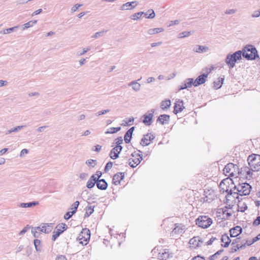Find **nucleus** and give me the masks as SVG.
<instances>
[{
    "mask_svg": "<svg viewBox=\"0 0 260 260\" xmlns=\"http://www.w3.org/2000/svg\"><path fill=\"white\" fill-rule=\"evenodd\" d=\"M241 59L242 51L238 50L233 54H228L225 59V62L229 69H233L235 67L237 61Z\"/></svg>",
    "mask_w": 260,
    "mask_h": 260,
    "instance_id": "nucleus-1",
    "label": "nucleus"
},
{
    "mask_svg": "<svg viewBox=\"0 0 260 260\" xmlns=\"http://www.w3.org/2000/svg\"><path fill=\"white\" fill-rule=\"evenodd\" d=\"M242 55L247 60H254L258 57L256 48L251 45H246L242 50Z\"/></svg>",
    "mask_w": 260,
    "mask_h": 260,
    "instance_id": "nucleus-2",
    "label": "nucleus"
},
{
    "mask_svg": "<svg viewBox=\"0 0 260 260\" xmlns=\"http://www.w3.org/2000/svg\"><path fill=\"white\" fill-rule=\"evenodd\" d=\"M247 161L252 171H258L260 170V155L251 154L248 156Z\"/></svg>",
    "mask_w": 260,
    "mask_h": 260,
    "instance_id": "nucleus-3",
    "label": "nucleus"
},
{
    "mask_svg": "<svg viewBox=\"0 0 260 260\" xmlns=\"http://www.w3.org/2000/svg\"><path fill=\"white\" fill-rule=\"evenodd\" d=\"M251 186L249 184L247 183H243L239 184L237 185H234V189L239 192L240 196H246L250 193Z\"/></svg>",
    "mask_w": 260,
    "mask_h": 260,
    "instance_id": "nucleus-4",
    "label": "nucleus"
},
{
    "mask_svg": "<svg viewBox=\"0 0 260 260\" xmlns=\"http://www.w3.org/2000/svg\"><path fill=\"white\" fill-rule=\"evenodd\" d=\"M196 222L199 227L206 229L212 224V220L207 216H200L196 220Z\"/></svg>",
    "mask_w": 260,
    "mask_h": 260,
    "instance_id": "nucleus-5",
    "label": "nucleus"
},
{
    "mask_svg": "<svg viewBox=\"0 0 260 260\" xmlns=\"http://www.w3.org/2000/svg\"><path fill=\"white\" fill-rule=\"evenodd\" d=\"M223 171L225 176H234L235 174L238 172V167L233 163H229L225 166Z\"/></svg>",
    "mask_w": 260,
    "mask_h": 260,
    "instance_id": "nucleus-6",
    "label": "nucleus"
},
{
    "mask_svg": "<svg viewBox=\"0 0 260 260\" xmlns=\"http://www.w3.org/2000/svg\"><path fill=\"white\" fill-rule=\"evenodd\" d=\"M90 237V232L89 230L87 229H82L81 233L78 237V240L79 243L83 245H86L88 241L89 240Z\"/></svg>",
    "mask_w": 260,
    "mask_h": 260,
    "instance_id": "nucleus-7",
    "label": "nucleus"
},
{
    "mask_svg": "<svg viewBox=\"0 0 260 260\" xmlns=\"http://www.w3.org/2000/svg\"><path fill=\"white\" fill-rule=\"evenodd\" d=\"M132 157L128 160L129 165L132 168H135L142 160L143 157L141 154L135 152L132 154Z\"/></svg>",
    "mask_w": 260,
    "mask_h": 260,
    "instance_id": "nucleus-8",
    "label": "nucleus"
},
{
    "mask_svg": "<svg viewBox=\"0 0 260 260\" xmlns=\"http://www.w3.org/2000/svg\"><path fill=\"white\" fill-rule=\"evenodd\" d=\"M154 138L155 136L151 133L145 135L141 140L140 144L142 146H148Z\"/></svg>",
    "mask_w": 260,
    "mask_h": 260,
    "instance_id": "nucleus-9",
    "label": "nucleus"
},
{
    "mask_svg": "<svg viewBox=\"0 0 260 260\" xmlns=\"http://www.w3.org/2000/svg\"><path fill=\"white\" fill-rule=\"evenodd\" d=\"M225 191L228 193L226 196V200H230L231 199L230 198L233 197L234 199H238L239 202H240L239 192L236 191V189H234V186L231 187L230 189H226Z\"/></svg>",
    "mask_w": 260,
    "mask_h": 260,
    "instance_id": "nucleus-10",
    "label": "nucleus"
},
{
    "mask_svg": "<svg viewBox=\"0 0 260 260\" xmlns=\"http://www.w3.org/2000/svg\"><path fill=\"white\" fill-rule=\"evenodd\" d=\"M138 5L137 1H133L127 2L122 5L120 10H129L134 9Z\"/></svg>",
    "mask_w": 260,
    "mask_h": 260,
    "instance_id": "nucleus-11",
    "label": "nucleus"
},
{
    "mask_svg": "<svg viewBox=\"0 0 260 260\" xmlns=\"http://www.w3.org/2000/svg\"><path fill=\"white\" fill-rule=\"evenodd\" d=\"M207 77L208 74H203L201 75L198 76L194 81V86L196 87L204 83L206 81V78Z\"/></svg>",
    "mask_w": 260,
    "mask_h": 260,
    "instance_id": "nucleus-12",
    "label": "nucleus"
},
{
    "mask_svg": "<svg viewBox=\"0 0 260 260\" xmlns=\"http://www.w3.org/2000/svg\"><path fill=\"white\" fill-rule=\"evenodd\" d=\"M151 113L148 114H146L144 115V119L143 120V122L146 125H150L151 123V120L153 117V113L154 112V110L152 109L151 110Z\"/></svg>",
    "mask_w": 260,
    "mask_h": 260,
    "instance_id": "nucleus-13",
    "label": "nucleus"
},
{
    "mask_svg": "<svg viewBox=\"0 0 260 260\" xmlns=\"http://www.w3.org/2000/svg\"><path fill=\"white\" fill-rule=\"evenodd\" d=\"M184 109L183 106V101L178 100L174 106V114H177L178 113L181 112Z\"/></svg>",
    "mask_w": 260,
    "mask_h": 260,
    "instance_id": "nucleus-14",
    "label": "nucleus"
},
{
    "mask_svg": "<svg viewBox=\"0 0 260 260\" xmlns=\"http://www.w3.org/2000/svg\"><path fill=\"white\" fill-rule=\"evenodd\" d=\"M170 116L167 114L160 115L157 119V122L162 125L168 124L170 121Z\"/></svg>",
    "mask_w": 260,
    "mask_h": 260,
    "instance_id": "nucleus-15",
    "label": "nucleus"
},
{
    "mask_svg": "<svg viewBox=\"0 0 260 260\" xmlns=\"http://www.w3.org/2000/svg\"><path fill=\"white\" fill-rule=\"evenodd\" d=\"M210 49L208 47L203 45H197L193 49V51L198 53H204L208 52Z\"/></svg>",
    "mask_w": 260,
    "mask_h": 260,
    "instance_id": "nucleus-16",
    "label": "nucleus"
},
{
    "mask_svg": "<svg viewBox=\"0 0 260 260\" xmlns=\"http://www.w3.org/2000/svg\"><path fill=\"white\" fill-rule=\"evenodd\" d=\"M97 180L98 178L95 176V175H92L86 183V187L88 189L93 188L95 184H96Z\"/></svg>",
    "mask_w": 260,
    "mask_h": 260,
    "instance_id": "nucleus-17",
    "label": "nucleus"
},
{
    "mask_svg": "<svg viewBox=\"0 0 260 260\" xmlns=\"http://www.w3.org/2000/svg\"><path fill=\"white\" fill-rule=\"evenodd\" d=\"M242 232V229L240 226H237L230 230V236L236 237L239 236Z\"/></svg>",
    "mask_w": 260,
    "mask_h": 260,
    "instance_id": "nucleus-18",
    "label": "nucleus"
},
{
    "mask_svg": "<svg viewBox=\"0 0 260 260\" xmlns=\"http://www.w3.org/2000/svg\"><path fill=\"white\" fill-rule=\"evenodd\" d=\"M97 187L101 190H105L108 187V183L104 179H99L96 182Z\"/></svg>",
    "mask_w": 260,
    "mask_h": 260,
    "instance_id": "nucleus-19",
    "label": "nucleus"
},
{
    "mask_svg": "<svg viewBox=\"0 0 260 260\" xmlns=\"http://www.w3.org/2000/svg\"><path fill=\"white\" fill-rule=\"evenodd\" d=\"M141 79V78L140 79H139L138 80H135L129 82L128 84V86L129 87H132V89L136 92L139 91L141 85L140 83L138 82V81H140Z\"/></svg>",
    "mask_w": 260,
    "mask_h": 260,
    "instance_id": "nucleus-20",
    "label": "nucleus"
},
{
    "mask_svg": "<svg viewBox=\"0 0 260 260\" xmlns=\"http://www.w3.org/2000/svg\"><path fill=\"white\" fill-rule=\"evenodd\" d=\"M221 242L224 243V244H221L222 247H228L229 246L231 240L227 234H224L221 237Z\"/></svg>",
    "mask_w": 260,
    "mask_h": 260,
    "instance_id": "nucleus-21",
    "label": "nucleus"
},
{
    "mask_svg": "<svg viewBox=\"0 0 260 260\" xmlns=\"http://www.w3.org/2000/svg\"><path fill=\"white\" fill-rule=\"evenodd\" d=\"M124 177V173L119 172L115 174V185L120 184L121 181L123 179Z\"/></svg>",
    "mask_w": 260,
    "mask_h": 260,
    "instance_id": "nucleus-22",
    "label": "nucleus"
},
{
    "mask_svg": "<svg viewBox=\"0 0 260 260\" xmlns=\"http://www.w3.org/2000/svg\"><path fill=\"white\" fill-rule=\"evenodd\" d=\"M202 242V240L199 237H194L189 240V243L194 245L196 247L199 246L200 244Z\"/></svg>",
    "mask_w": 260,
    "mask_h": 260,
    "instance_id": "nucleus-23",
    "label": "nucleus"
},
{
    "mask_svg": "<svg viewBox=\"0 0 260 260\" xmlns=\"http://www.w3.org/2000/svg\"><path fill=\"white\" fill-rule=\"evenodd\" d=\"M39 204L38 202L33 201L28 203H22L20 204L19 206L21 208H30L35 206Z\"/></svg>",
    "mask_w": 260,
    "mask_h": 260,
    "instance_id": "nucleus-24",
    "label": "nucleus"
},
{
    "mask_svg": "<svg viewBox=\"0 0 260 260\" xmlns=\"http://www.w3.org/2000/svg\"><path fill=\"white\" fill-rule=\"evenodd\" d=\"M56 231H54L53 232V235L52 237V240L53 241H55L56 239L60 236L61 234H62L63 232V230H61L59 228H56Z\"/></svg>",
    "mask_w": 260,
    "mask_h": 260,
    "instance_id": "nucleus-25",
    "label": "nucleus"
},
{
    "mask_svg": "<svg viewBox=\"0 0 260 260\" xmlns=\"http://www.w3.org/2000/svg\"><path fill=\"white\" fill-rule=\"evenodd\" d=\"M164 31V29L162 27H158L154 28H150L148 30V34L149 35H154L156 34H158L159 32H162Z\"/></svg>",
    "mask_w": 260,
    "mask_h": 260,
    "instance_id": "nucleus-26",
    "label": "nucleus"
},
{
    "mask_svg": "<svg viewBox=\"0 0 260 260\" xmlns=\"http://www.w3.org/2000/svg\"><path fill=\"white\" fill-rule=\"evenodd\" d=\"M183 226L181 225H179L178 224H175V227L173 230V232L177 234H180L183 233L184 231V228H183Z\"/></svg>",
    "mask_w": 260,
    "mask_h": 260,
    "instance_id": "nucleus-27",
    "label": "nucleus"
},
{
    "mask_svg": "<svg viewBox=\"0 0 260 260\" xmlns=\"http://www.w3.org/2000/svg\"><path fill=\"white\" fill-rule=\"evenodd\" d=\"M85 164L89 167V169H92L95 167L97 164V161L95 159H89L85 161Z\"/></svg>",
    "mask_w": 260,
    "mask_h": 260,
    "instance_id": "nucleus-28",
    "label": "nucleus"
},
{
    "mask_svg": "<svg viewBox=\"0 0 260 260\" xmlns=\"http://www.w3.org/2000/svg\"><path fill=\"white\" fill-rule=\"evenodd\" d=\"M18 27H19V26H14L12 27L5 29L2 31H0V34H4V35L10 34L14 31H15Z\"/></svg>",
    "mask_w": 260,
    "mask_h": 260,
    "instance_id": "nucleus-29",
    "label": "nucleus"
},
{
    "mask_svg": "<svg viewBox=\"0 0 260 260\" xmlns=\"http://www.w3.org/2000/svg\"><path fill=\"white\" fill-rule=\"evenodd\" d=\"M146 18L152 19L155 17V14L154 11L152 9L148 10L147 12L144 14Z\"/></svg>",
    "mask_w": 260,
    "mask_h": 260,
    "instance_id": "nucleus-30",
    "label": "nucleus"
},
{
    "mask_svg": "<svg viewBox=\"0 0 260 260\" xmlns=\"http://www.w3.org/2000/svg\"><path fill=\"white\" fill-rule=\"evenodd\" d=\"M94 211V207L88 206L86 208V212L84 214V218L89 217Z\"/></svg>",
    "mask_w": 260,
    "mask_h": 260,
    "instance_id": "nucleus-31",
    "label": "nucleus"
},
{
    "mask_svg": "<svg viewBox=\"0 0 260 260\" xmlns=\"http://www.w3.org/2000/svg\"><path fill=\"white\" fill-rule=\"evenodd\" d=\"M171 106V101L169 100L162 101L160 107L162 110H165L169 108Z\"/></svg>",
    "mask_w": 260,
    "mask_h": 260,
    "instance_id": "nucleus-32",
    "label": "nucleus"
},
{
    "mask_svg": "<svg viewBox=\"0 0 260 260\" xmlns=\"http://www.w3.org/2000/svg\"><path fill=\"white\" fill-rule=\"evenodd\" d=\"M223 81H224V78H219L218 80L217 81H214V87L215 89L220 88L223 84Z\"/></svg>",
    "mask_w": 260,
    "mask_h": 260,
    "instance_id": "nucleus-33",
    "label": "nucleus"
},
{
    "mask_svg": "<svg viewBox=\"0 0 260 260\" xmlns=\"http://www.w3.org/2000/svg\"><path fill=\"white\" fill-rule=\"evenodd\" d=\"M144 14V12H143L136 13L131 16V18L134 20H137L140 19Z\"/></svg>",
    "mask_w": 260,
    "mask_h": 260,
    "instance_id": "nucleus-34",
    "label": "nucleus"
},
{
    "mask_svg": "<svg viewBox=\"0 0 260 260\" xmlns=\"http://www.w3.org/2000/svg\"><path fill=\"white\" fill-rule=\"evenodd\" d=\"M41 241L39 239H35L34 241V244L36 248V250L37 251H41Z\"/></svg>",
    "mask_w": 260,
    "mask_h": 260,
    "instance_id": "nucleus-35",
    "label": "nucleus"
},
{
    "mask_svg": "<svg viewBox=\"0 0 260 260\" xmlns=\"http://www.w3.org/2000/svg\"><path fill=\"white\" fill-rule=\"evenodd\" d=\"M37 229H40V226L32 227L31 229V233L35 238H38L40 235V233Z\"/></svg>",
    "mask_w": 260,
    "mask_h": 260,
    "instance_id": "nucleus-36",
    "label": "nucleus"
},
{
    "mask_svg": "<svg viewBox=\"0 0 260 260\" xmlns=\"http://www.w3.org/2000/svg\"><path fill=\"white\" fill-rule=\"evenodd\" d=\"M132 137V135L129 133L128 132H126L124 136V139L125 143L128 144L130 142L131 140Z\"/></svg>",
    "mask_w": 260,
    "mask_h": 260,
    "instance_id": "nucleus-37",
    "label": "nucleus"
},
{
    "mask_svg": "<svg viewBox=\"0 0 260 260\" xmlns=\"http://www.w3.org/2000/svg\"><path fill=\"white\" fill-rule=\"evenodd\" d=\"M51 223H44V233H49L52 230Z\"/></svg>",
    "mask_w": 260,
    "mask_h": 260,
    "instance_id": "nucleus-38",
    "label": "nucleus"
},
{
    "mask_svg": "<svg viewBox=\"0 0 260 260\" xmlns=\"http://www.w3.org/2000/svg\"><path fill=\"white\" fill-rule=\"evenodd\" d=\"M184 82L187 88L191 87L192 85L194 86V80L192 78H187L184 81Z\"/></svg>",
    "mask_w": 260,
    "mask_h": 260,
    "instance_id": "nucleus-39",
    "label": "nucleus"
},
{
    "mask_svg": "<svg viewBox=\"0 0 260 260\" xmlns=\"http://www.w3.org/2000/svg\"><path fill=\"white\" fill-rule=\"evenodd\" d=\"M107 31V30H102V31H99V32H97L96 33H95L93 36H92L91 38H98L99 37H102L104 34Z\"/></svg>",
    "mask_w": 260,
    "mask_h": 260,
    "instance_id": "nucleus-40",
    "label": "nucleus"
},
{
    "mask_svg": "<svg viewBox=\"0 0 260 260\" xmlns=\"http://www.w3.org/2000/svg\"><path fill=\"white\" fill-rule=\"evenodd\" d=\"M24 126V125L17 126L15 127H14V128H12L10 130L6 132V134L7 135V134H11L12 132H16L18 131V130H20L21 129H22V128Z\"/></svg>",
    "mask_w": 260,
    "mask_h": 260,
    "instance_id": "nucleus-41",
    "label": "nucleus"
},
{
    "mask_svg": "<svg viewBox=\"0 0 260 260\" xmlns=\"http://www.w3.org/2000/svg\"><path fill=\"white\" fill-rule=\"evenodd\" d=\"M223 251V249H221V250H218L215 253L211 255L209 258V259L210 260H215L217 257V256L219 255V254H220Z\"/></svg>",
    "mask_w": 260,
    "mask_h": 260,
    "instance_id": "nucleus-42",
    "label": "nucleus"
},
{
    "mask_svg": "<svg viewBox=\"0 0 260 260\" xmlns=\"http://www.w3.org/2000/svg\"><path fill=\"white\" fill-rule=\"evenodd\" d=\"M246 244H244L243 245H240V244H237L235 247H233L232 248V252H235L237 251V250L243 249L245 247Z\"/></svg>",
    "mask_w": 260,
    "mask_h": 260,
    "instance_id": "nucleus-43",
    "label": "nucleus"
},
{
    "mask_svg": "<svg viewBox=\"0 0 260 260\" xmlns=\"http://www.w3.org/2000/svg\"><path fill=\"white\" fill-rule=\"evenodd\" d=\"M113 167V162L112 161H109L106 165V166L104 168V172L105 173H107L110 169L112 168Z\"/></svg>",
    "mask_w": 260,
    "mask_h": 260,
    "instance_id": "nucleus-44",
    "label": "nucleus"
},
{
    "mask_svg": "<svg viewBox=\"0 0 260 260\" xmlns=\"http://www.w3.org/2000/svg\"><path fill=\"white\" fill-rule=\"evenodd\" d=\"M191 35V31H183L180 32L178 35L179 38H183L189 37Z\"/></svg>",
    "mask_w": 260,
    "mask_h": 260,
    "instance_id": "nucleus-45",
    "label": "nucleus"
},
{
    "mask_svg": "<svg viewBox=\"0 0 260 260\" xmlns=\"http://www.w3.org/2000/svg\"><path fill=\"white\" fill-rule=\"evenodd\" d=\"M238 211L244 212L247 209V206L246 204L243 203L242 205H238Z\"/></svg>",
    "mask_w": 260,
    "mask_h": 260,
    "instance_id": "nucleus-46",
    "label": "nucleus"
},
{
    "mask_svg": "<svg viewBox=\"0 0 260 260\" xmlns=\"http://www.w3.org/2000/svg\"><path fill=\"white\" fill-rule=\"evenodd\" d=\"M74 214H75V211L67 212L64 215V218L66 220H68Z\"/></svg>",
    "mask_w": 260,
    "mask_h": 260,
    "instance_id": "nucleus-47",
    "label": "nucleus"
},
{
    "mask_svg": "<svg viewBox=\"0 0 260 260\" xmlns=\"http://www.w3.org/2000/svg\"><path fill=\"white\" fill-rule=\"evenodd\" d=\"M79 201H76L74 202L73 205H72V211H75V213H76L77 209L79 206Z\"/></svg>",
    "mask_w": 260,
    "mask_h": 260,
    "instance_id": "nucleus-48",
    "label": "nucleus"
},
{
    "mask_svg": "<svg viewBox=\"0 0 260 260\" xmlns=\"http://www.w3.org/2000/svg\"><path fill=\"white\" fill-rule=\"evenodd\" d=\"M59 228V229H60L61 230H63L64 231H66L67 229V225H66V224L65 223H62L61 224H58L56 226V228Z\"/></svg>",
    "mask_w": 260,
    "mask_h": 260,
    "instance_id": "nucleus-49",
    "label": "nucleus"
},
{
    "mask_svg": "<svg viewBox=\"0 0 260 260\" xmlns=\"http://www.w3.org/2000/svg\"><path fill=\"white\" fill-rule=\"evenodd\" d=\"M31 26H32L31 25V23L30 21H29V22L23 24L22 25V30H24V29H25L26 28H28Z\"/></svg>",
    "mask_w": 260,
    "mask_h": 260,
    "instance_id": "nucleus-50",
    "label": "nucleus"
},
{
    "mask_svg": "<svg viewBox=\"0 0 260 260\" xmlns=\"http://www.w3.org/2000/svg\"><path fill=\"white\" fill-rule=\"evenodd\" d=\"M82 5H81V4H76L72 8H71V12H74L75 11H76L78 8L82 6Z\"/></svg>",
    "mask_w": 260,
    "mask_h": 260,
    "instance_id": "nucleus-51",
    "label": "nucleus"
},
{
    "mask_svg": "<svg viewBox=\"0 0 260 260\" xmlns=\"http://www.w3.org/2000/svg\"><path fill=\"white\" fill-rule=\"evenodd\" d=\"M88 175L87 173H80V175H79V178L82 180H86L87 177H88Z\"/></svg>",
    "mask_w": 260,
    "mask_h": 260,
    "instance_id": "nucleus-52",
    "label": "nucleus"
},
{
    "mask_svg": "<svg viewBox=\"0 0 260 260\" xmlns=\"http://www.w3.org/2000/svg\"><path fill=\"white\" fill-rule=\"evenodd\" d=\"M260 224V216H257L256 218L253 221V225L254 226H257Z\"/></svg>",
    "mask_w": 260,
    "mask_h": 260,
    "instance_id": "nucleus-53",
    "label": "nucleus"
},
{
    "mask_svg": "<svg viewBox=\"0 0 260 260\" xmlns=\"http://www.w3.org/2000/svg\"><path fill=\"white\" fill-rule=\"evenodd\" d=\"M237 10L236 9H229L226 10L225 12V14L228 15H231L235 13Z\"/></svg>",
    "mask_w": 260,
    "mask_h": 260,
    "instance_id": "nucleus-54",
    "label": "nucleus"
},
{
    "mask_svg": "<svg viewBox=\"0 0 260 260\" xmlns=\"http://www.w3.org/2000/svg\"><path fill=\"white\" fill-rule=\"evenodd\" d=\"M29 228V227H28V225H27L26 226H25V228H24L19 233V235H23V234H24L28 230V229Z\"/></svg>",
    "mask_w": 260,
    "mask_h": 260,
    "instance_id": "nucleus-55",
    "label": "nucleus"
},
{
    "mask_svg": "<svg viewBox=\"0 0 260 260\" xmlns=\"http://www.w3.org/2000/svg\"><path fill=\"white\" fill-rule=\"evenodd\" d=\"M134 121V118L133 117L129 118L126 121H125V123L127 125H131L133 124Z\"/></svg>",
    "mask_w": 260,
    "mask_h": 260,
    "instance_id": "nucleus-56",
    "label": "nucleus"
},
{
    "mask_svg": "<svg viewBox=\"0 0 260 260\" xmlns=\"http://www.w3.org/2000/svg\"><path fill=\"white\" fill-rule=\"evenodd\" d=\"M122 149V147L120 145H116V146H115V152L119 153Z\"/></svg>",
    "mask_w": 260,
    "mask_h": 260,
    "instance_id": "nucleus-57",
    "label": "nucleus"
},
{
    "mask_svg": "<svg viewBox=\"0 0 260 260\" xmlns=\"http://www.w3.org/2000/svg\"><path fill=\"white\" fill-rule=\"evenodd\" d=\"M251 16L252 17H258L260 16V10L258 11H255L252 13Z\"/></svg>",
    "mask_w": 260,
    "mask_h": 260,
    "instance_id": "nucleus-58",
    "label": "nucleus"
},
{
    "mask_svg": "<svg viewBox=\"0 0 260 260\" xmlns=\"http://www.w3.org/2000/svg\"><path fill=\"white\" fill-rule=\"evenodd\" d=\"M95 148H93L92 150L94 151L100 152L102 149V146L100 145H96L94 146Z\"/></svg>",
    "mask_w": 260,
    "mask_h": 260,
    "instance_id": "nucleus-59",
    "label": "nucleus"
},
{
    "mask_svg": "<svg viewBox=\"0 0 260 260\" xmlns=\"http://www.w3.org/2000/svg\"><path fill=\"white\" fill-rule=\"evenodd\" d=\"M109 111V110H102V111H100L99 112H98V113H96L95 114V115L96 116H100V115H103V114H104L105 113H107V112H108Z\"/></svg>",
    "mask_w": 260,
    "mask_h": 260,
    "instance_id": "nucleus-60",
    "label": "nucleus"
},
{
    "mask_svg": "<svg viewBox=\"0 0 260 260\" xmlns=\"http://www.w3.org/2000/svg\"><path fill=\"white\" fill-rule=\"evenodd\" d=\"M257 241L256 240H255V238H253V239L251 241V240H247L246 242V245H247L248 246H250L251 245H252V244H253L254 243H255V242H256Z\"/></svg>",
    "mask_w": 260,
    "mask_h": 260,
    "instance_id": "nucleus-61",
    "label": "nucleus"
},
{
    "mask_svg": "<svg viewBox=\"0 0 260 260\" xmlns=\"http://www.w3.org/2000/svg\"><path fill=\"white\" fill-rule=\"evenodd\" d=\"M216 240V238L212 237L210 239L206 242V245H211L213 242Z\"/></svg>",
    "mask_w": 260,
    "mask_h": 260,
    "instance_id": "nucleus-62",
    "label": "nucleus"
},
{
    "mask_svg": "<svg viewBox=\"0 0 260 260\" xmlns=\"http://www.w3.org/2000/svg\"><path fill=\"white\" fill-rule=\"evenodd\" d=\"M191 260H205L204 257L201 256L200 255H197L196 256L193 257Z\"/></svg>",
    "mask_w": 260,
    "mask_h": 260,
    "instance_id": "nucleus-63",
    "label": "nucleus"
},
{
    "mask_svg": "<svg viewBox=\"0 0 260 260\" xmlns=\"http://www.w3.org/2000/svg\"><path fill=\"white\" fill-rule=\"evenodd\" d=\"M56 260H67V259L65 256L61 255L57 256Z\"/></svg>",
    "mask_w": 260,
    "mask_h": 260,
    "instance_id": "nucleus-64",
    "label": "nucleus"
}]
</instances>
